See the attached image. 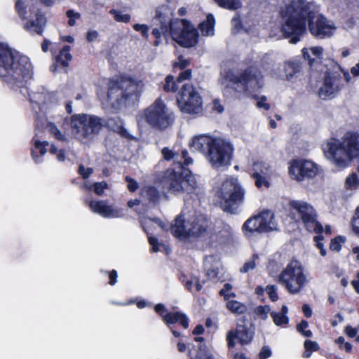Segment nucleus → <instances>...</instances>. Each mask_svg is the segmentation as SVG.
<instances>
[{
  "label": "nucleus",
  "instance_id": "774afa93",
  "mask_svg": "<svg viewBox=\"0 0 359 359\" xmlns=\"http://www.w3.org/2000/svg\"><path fill=\"white\" fill-rule=\"evenodd\" d=\"M345 332L349 337L353 338L356 336L358 331L355 328H353L351 326H346Z\"/></svg>",
  "mask_w": 359,
  "mask_h": 359
},
{
  "label": "nucleus",
  "instance_id": "412c9836",
  "mask_svg": "<svg viewBox=\"0 0 359 359\" xmlns=\"http://www.w3.org/2000/svg\"><path fill=\"white\" fill-rule=\"evenodd\" d=\"M161 154L165 160L173 162V168L171 169L182 168L193 163V159L189 156V153L186 149H176L175 147L170 149L164 147L161 150Z\"/></svg>",
  "mask_w": 359,
  "mask_h": 359
},
{
  "label": "nucleus",
  "instance_id": "0eeeda50",
  "mask_svg": "<svg viewBox=\"0 0 359 359\" xmlns=\"http://www.w3.org/2000/svg\"><path fill=\"white\" fill-rule=\"evenodd\" d=\"M143 88L140 80L126 77L111 80L108 84V102L113 107H119L137 99Z\"/></svg>",
  "mask_w": 359,
  "mask_h": 359
},
{
  "label": "nucleus",
  "instance_id": "f3484780",
  "mask_svg": "<svg viewBox=\"0 0 359 359\" xmlns=\"http://www.w3.org/2000/svg\"><path fill=\"white\" fill-rule=\"evenodd\" d=\"M288 170L292 180L302 182L316 177L318 172V166L309 160L296 159L290 161Z\"/></svg>",
  "mask_w": 359,
  "mask_h": 359
},
{
  "label": "nucleus",
  "instance_id": "b1692460",
  "mask_svg": "<svg viewBox=\"0 0 359 359\" xmlns=\"http://www.w3.org/2000/svg\"><path fill=\"white\" fill-rule=\"evenodd\" d=\"M253 337V332L244 325H238L236 331H229L226 339L229 347L235 346L234 339H237L242 345L249 344Z\"/></svg>",
  "mask_w": 359,
  "mask_h": 359
},
{
  "label": "nucleus",
  "instance_id": "a211bd4d",
  "mask_svg": "<svg viewBox=\"0 0 359 359\" xmlns=\"http://www.w3.org/2000/svg\"><path fill=\"white\" fill-rule=\"evenodd\" d=\"M172 12L167 5L158 6L154 18V25L156 26L152 30V34L156 38H159L162 35L170 33V24Z\"/></svg>",
  "mask_w": 359,
  "mask_h": 359
},
{
  "label": "nucleus",
  "instance_id": "4d7b16f0",
  "mask_svg": "<svg viewBox=\"0 0 359 359\" xmlns=\"http://www.w3.org/2000/svg\"><path fill=\"white\" fill-rule=\"evenodd\" d=\"M79 172L83 178L87 179L93 172V169L91 168H85L84 165H80Z\"/></svg>",
  "mask_w": 359,
  "mask_h": 359
},
{
  "label": "nucleus",
  "instance_id": "e433bc0d",
  "mask_svg": "<svg viewBox=\"0 0 359 359\" xmlns=\"http://www.w3.org/2000/svg\"><path fill=\"white\" fill-rule=\"evenodd\" d=\"M104 122L106 123V126L109 128L111 130L120 133L121 135H124L125 129L123 128V121L118 118H104Z\"/></svg>",
  "mask_w": 359,
  "mask_h": 359
},
{
  "label": "nucleus",
  "instance_id": "58836bf2",
  "mask_svg": "<svg viewBox=\"0 0 359 359\" xmlns=\"http://www.w3.org/2000/svg\"><path fill=\"white\" fill-rule=\"evenodd\" d=\"M220 7L234 11L242 6L241 0H214Z\"/></svg>",
  "mask_w": 359,
  "mask_h": 359
},
{
  "label": "nucleus",
  "instance_id": "f704fd0d",
  "mask_svg": "<svg viewBox=\"0 0 359 359\" xmlns=\"http://www.w3.org/2000/svg\"><path fill=\"white\" fill-rule=\"evenodd\" d=\"M288 313V308L286 306H283L280 311L271 312V316L273 318L274 324L277 326L286 325L288 323L289 318L287 316Z\"/></svg>",
  "mask_w": 359,
  "mask_h": 359
},
{
  "label": "nucleus",
  "instance_id": "0e129e2a",
  "mask_svg": "<svg viewBox=\"0 0 359 359\" xmlns=\"http://www.w3.org/2000/svg\"><path fill=\"white\" fill-rule=\"evenodd\" d=\"M344 241L341 237H337L333 239L330 244V248L333 250L339 251L341 249L339 243Z\"/></svg>",
  "mask_w": 359,
  "mask_h": 359
},
{
  "label": "nucleus",
  "instance_id": "72a5a7b5",
  "mask_svg": "<svg viewBox=\"0 0 359 359\" xmlns=\"http://www.w3.org/2000/svg\"><path fill=\"white\" fill-rule=\"evenodd\" d=\"M215 20L213 15L208 14L206 17V20L199 25V29L203 35L212 36L215 32Z\"/></svg>",
  "mask_w": 359,
  "mask_h": 359
},
{
  "label": "nucleus",
  "instance_id": "052dcab7",
  "mask_svg": "<svg viewBox=\"0 0 359 359\" xmlns=\"http://www.w3.org/2000/svg\"><path fill=\"white\" fill-rule=\"evenodd\" d=\"M189 60L184 58L182 56H180L178 57L177 62L174 63V67H178L180 69H182L185 68L187 65H189Z\"/></svg>",
  "mask_w": 359,
  "mask_h": 359
},
{
  "label": "nucleus",
  "instance_id": "6ab92c4d",
  "mask_svg": "<svg viewBox=\"0 0 359 359\" xmlns=\"http://www.w3.org/2000/svg\"><path fill=\"white\" fill-rule=\"evenodd\" d=\"M343 86L344 84L339 74L326 73L323 83L318 91L319 97L323 100L331 98L337 95Z\"/></svg>",
  "mask_w": 359,
  "mask_h": 359
},
{
  "label": "nucleus",
  "instance_id": "6e6552de",
  "mask_svg": "<svg viewBox=\"0 0 359 359\" xmlns=\"http://www.w3.org/2000/svg\"><path fill=\"white\" fill-rule=\"evenodd\" d=\"M166 184L170 191L175 194H197L198 187L195 177L189 169H169L167 172Z\"/></svg>",
  "mask_w": 359,
  "mask_h": 359
},
{
  "label": "nucleus",
  "instance_id": "f257e3e1",
  "mask_svg": "<svg viewBox=\"0 0 359 359\" xmlns=\"http://www.w3.org/2000/svg\"><path fill=\"white\" fill-rule=\"evenodd\" d=\"M317 10L312 3L304 0L292 1L280 11L283 24L282 32L286 38H290V43H297L306 31V22L309 31L318 39L333 36L337 29L334 23L323 15L316 18Z\"/></svg>",
  "mask_w": 359,
  "mask_h": 359
},
{
  "label": "nucleus",
  "instance_id": "2f4dec72",
  "mask_svg": "<svg viewBox=\"0 0 359 359\" xmlns=\"http://www.w3.org/2000/svg\"><path fill=\"white\" fill-rule=\"evenodd\" d=\"M167 325L179 323L184 328L189 327L188 318L181 312H170L163 316V320Z\"/></svg>",
  "mask_w": 359,
  "mask_h": 359
},
{
  "label": "nucleus",
  "instance_id": "37998d69",
  "mask_svg": "<svg viewBox=\"0 0 359 359\" xmlns=\"http://www.w3.org/2000/svg\"><path fill=\"white\" fill-rule=\"evenodd\" d=\"M345 186L348 189H356L359 187V179L355 173L349 175L345 182Z\"/></svg>",
  "mask_w": 359,
  "mask_h": 359
},
{
  "label": "nucleus",
  "instance_id": "49530a36",
  "mask_svg": "<svg viewBox=\"0 0 359 359\" xmlns=\"http://www.w3.org/2000/svg\"><path fill=\"white\" fill-rule=\"evenodd\" d=\"M254 311L257 316L265 320L268 318V314L271 312V308L268 305L258 306L255 309Z\"/></svg>",
  "mask_w": 359,
  "mask_h": 359
},
{
  "label": "nucleus",
  "instance_id": "ddd939ff",
  "mask_svg": "<svg viewBox=\"0 0 359 359\" xmlns=\"http://www.w3.org/2000/svg\"><path fill=\"white\" fill-rule=\"evenodd\" d=\"M242 229L245 236H251L255 233H262L277 230V224L273 212L264 210L246 220Z\"/></svg>",
  "mask_w": 359,
  "mask_h": 359
},
{
  "label": "nucleus",
  "instance_id": "79ce46f5",
  "mask_svg": "<svg viewBox=\"0 0 359 359\" xmlns=\"http://www.w3.org/2000/svg\"><path fill=\"white\" fill-rule=\"evenodd\" d=\"M83 187L89 190L93 189V191L96 194L101 196L103 194L105 189H109V185L106 182L102 181L101 182H95L92 186L85 183V184H83Z\"/></svg>",
  "mask_w": 359,
  "mask_h": 359
},
{
  "label": "nucleus",
  "instance_id": "dca6fc26",
  "mask_svg": "<svg viewBox=\"0 0 359 359\" xmlns=\"http://www.w3.org/2000/svg\"><path fill=\"white\" fill-rule=\"evenodd\" d=\"M290 205L301 217L308 231H323L322 225L316 221V212L313 206L302 201H292Z\"/></svg>",
  "mask_w": 359,
  "mask_h": 359
},
{
  "label": "nucleus",
  "instance_id": "de8ad7c7",
  "mask_svg": "<svg viewBox=\"0 0 359 359\" xmlns=\"http://www.w3.org/2000/svg\"><path fill=\"white\" fill-rule=\"evenodd\" d=\"M259 257L257 255H254L251 260L245 262L243 266L240 269L242 273H247L250 270H252L257 265V260Z\"/></svg>",
  "mask_w": 359,
  "mask_h": 359
},
{
  "label": "nucleus",
  "instance_id": "6e6d98bb",
  "mask_svg": "<svg viewBox=\"0 0 359 359\" xmlns=\"http://www.w3.org/2000/svg\"><path fill=\"white\" fill-rule=\"evenodd\" d=\"M133 29L137 32H140L143 36H148L149 27L143 24H135Z\"/></svg>",
  "mask_w": 359,
  "mask_h": 359
},
{
  "label": "nucleus",
  "instance_id": "603ef678",
  "mask_svg": "<svg viewBox=\"0 0 359 359\" xmlns=\"http://www.w3.org/2000/svg\"><path fill=\"white\" fill-rule=\"evenodd\" d=\"M352 228L353 231L359 235V206L355 211V215L352 220Z\"/></svg>",
  "mask_w": 359,
  "mask_h": 359
},
{
  "label": "nucleus",
  "instance_id": "c03bdc74",
  "mask_svg": "<svg viewBox=\"0 0 359 359\" xmlns=\"http://www.w3.org/2000/svg\"><path fill=\"white\" fill-rule=\"evenodd\" d=\"M109 13L114 16L116 22L127 23L130 20V15L129 14L122 13V12L118 10L111 9L109 11Z\"/></svg>",
  "mask_w": 359,
  "mask_h": 359
},
{
  "label": "nucleus",
  "instance_id": "bf43d9fd",
  "mask_svg": "<svg viewBox=\"0 0 359 359\" xmlns=\"http://www.w3.org/2000/svg\"><path fill=\"white\" fill-rule=\"evenodd\" d=\"M271 355V351L268 346H263L259 353V359H267Z\"/></svg>",
  "mask_w": 359,
  "mask_h": 359
},
{
  "label": "nucleus",
  "instance_id": "c85d7f7f",
  "mask_svg": "<svg viewBox=\"0 0 359 359\" xmlns=\"http://www.w3.org/2000/svg\"><path fill=\"white\" fill-rule=\"evenodd\" d=\"M303 69L302 62L298 60L286 61L284 63V71L286 79L294 82L302 75Z\"/></svg>",
  "mask_w": 359,
  "mask_h": 359
},
{
  "label": "nucleus",
  "instance_id": "423d86ee",
  "mask_svg": "<svg viewBox=\"0 0 359 359\" xmlns=\"http://www.w3.org/2000/svg\"><path fill=\"white\" fill-rule=\"evenodd\" d=\"M224 93L231 95L233 92L252 93L260 89L264 84L260 72L255 68L247 69L239 76L228 72L219 80Z\"/></svg>",
  "mask_w": 359,
  "mask_h": 359
},
{
  "label": "nucleus",
  "instance_id": "39448f33",
  "mask_svg": "<svg viewBox=\"0 0 359 359\" xmlns=\"http://www.w3.org/2000/svg\"><path fill=\"white\" fill-rule=\"evenodd\" d=\"M65 121L70 126L73 137L83 144L94 141L106 126L104 118L92 114H76Z\"/></svg>",
  "mask_w": 359,
  "mask_h": 359
},
{
  "label": "nucleus",
  "instance_id": "aec40b11",
  "mask_svg": "<svg viewBox=\"0 0 359 359\" xmlns=\"http://www.w3.org/2000/svg\"><path fill=\"white\" fill-rule=\"evenodd\" d=\"M252 170V177L255 180L256 187L269 188L271 185L269 180L273 175L270 165L266 162L256 161L253 163Z\"/></svg>",
  "mask_w": 359,
  "mask_h": 359
},
{
  "label": "nucleus",
  "instance_id": "473e14b6",
  "mask_svg": "<svg viewBox=\"0 0 359 359\" xmlns=\"http://www.w3.org/2000/svg\"><path fill=\"white\" fill-rule=\"evenodd\" d=\"M48 144V142H40L36 140L34 141V146L32 150V158L35 163H39L41 162V156H43L47 150L46 147Z\"/></svg>",
  "mask_w": 359,
  "mask_h": 359
},
{
  "label": "nucleus",
  "instance_id": "a19ab883",
  "mask_svg": "<svg viewBox=\"0 0 359 359\" xmlns=\"http://www.w3.org/2000/svg\"><path fill=\"white\" fill-rule=\"evenodd\" d=\"M179 83L177 80H175L172 76L168 75L165 79V83L163 84V88L165 92L175 93L178 89Z\"/></svg>",
  "mask_w": 359,
  "mask_h": 359
},
{
  "label": "nucleus",
  "instance_id": "cd10ccee",
  "mask_svg": "<svg viewBox=\"0 0 359 359\" xmlns=\"http://www.w3.org/2000/svg\"><path fill=\"white\" fill-rule=\"evenodd\" d=\"M215 138L206 135H200L194 137L189 143L190 148L194 151H199L205 154L209 151L210 146L215 142Z\"/></svg>",
  "mask_w": 359,
  "mask_h": 359
},
{
  "label": "nucleus",
  "instance_id": "20e7f679",
  "mask_svg": "<svg viewBox=\"0 0 359 359\" xmlns=\"http://www.w3.org/2000/svg\"><path fill=\"white\" fill-rule=\"evenodd\" d=\"M210 222L202 214L192 210H182L170 226L172 234L181 241L201 237L208 233Z\"/></svg>",
  "mask_w": 359,
  "mask_h": 359
},
{
  "label": "nucleus",
  "instance_id": "393cba45",
  "mask_svg": "<svg viewBox=\"0 0 359 359\" xmlns=\"http://www.w3.org/2000/svg\"><path fill=\"white\" fill-rule=\"evenodd\" d=\"M15 10L22 19H29L40 13L36 0H17Z\"/></svg>",
  "mask_w": 359,
  "mask_h": 359
},
{
  "label": "nucleus",
  "instance_id": "4be33fe9",
  "mask_svg": "<svg viewBox=\"0 0 359 359\" xmlns=\"http://www.w3.org/2000/svg\"><path fill=\"white\" fill-rule=\"evenodd\" d=\"M90 210L104 218H118L123 215V210L114 205H109L107 200L90 201Z\"/></svg>",
  "mask_w": 359,
  "mask_h": 359
},
{
  "label": "nucleus",
  "instance_id": "a878e982",
  "mask_svg": "<svg viewBox=\"0 0 359 359\" xmlns=\"http://www.w3.org/2000/svg\"><path fill=\"white\" fill-rule=\"evenodd\" d=\"M153 223L156 224L162 229H164V230L166 229V226L165 225V224L163 222H161L158 218H155L153 219H146L142 223V226H143L145 232L148 235L149 243L150 245L151 246L152 251L154 252H157L163 250V249H165V245L161 243H159L156 238L151 236V233H149V228L152 225Z\"/></svg>",
  "mask_w": 359,
  "mask_h": 359
},
{
  "label": "nucleus",
  "instance_id": "2eb2a0df",
  "mask_svg": "<svg viewBox=\"0 0 359 359\" xmlns=\"http://www.w3.org/2000/svg\"><path fill=\"white\" fill-rule=\"evenodd\" d=\"M177 101L179 108L182 112L198 114L202 111V99L191 84L182 85Z\"/></svg>",
  "mask_w": 359,
  "mask_h": 359
},
{
  "label": "nucleus",
  "instance_id": "7c9ffc66",
  "mask_svg": "<svg viewBox=\"0 0 359 359\" xmlns=\"http://www.w3.org/2000/svg\"><path fill=\"white\" fill-rule=\"evenodd\" d=\"M323 52L324 49L321 46L304 48L302 50L304 58L309 62L310 66H312L315 60H321L323 58Z\"/></svg>",
  "mask_w": 359,
  "mask_h": 359
},
{
  "label": "nucleus",
  "instance_id": "c756f323",
  "mask_svg": "<svg viewBox=\"0 0 359 359\" xmlns=\"http://www.w3.org/2000/svg\"><path fill=\"white\" fill-rule=\"evenodd\" d=\"M36 127H44L50 135L62 142H68V138L66 135L62 133L53 123L48 122L46 120L38 118L36 121Z\"/></svg>",
  "mask_w": 359,
  "mask_h": 359
},
{
  "label": "nucleus",
  "instance_id": "bb28decb",
  "mask_svg": "<svg viewBox=\"0 0 359 359\" xmlns=\"http://www.w3.org/2000/svg\"><path fill=\"white\" fill-rule=\"evenodd\" d=\"M24 24V29L31 34L41 35L46 24V19L41 13H38Z\"/></svg>",
  "mask_w": 359,
  "mask_h": 359
},
{
  "label": "nucleus",
  "instance_id": "13d9d810",
  "mask_svg": "<svg viewBox=\"0 0 359 359\" xmlns=\"http://www.w3.org/2000/svg\"><path fill=\"white\" fill-rule=\"evenodd\" d=\"M305 349L311 351H316L319 349V346L317 342L311 340H306L304 344Z\"/></svg>",
  "mask_w": 359,
  "mask_h": 359
},
{
  "label": "nucleus",
  "instance_id": "f8f14e48",
  "mask_svg": "<svg viewBox=\"0 0 359 359\" xmlns=\"http://www.w3.org/2000/svg\"><path fill=\"white\" fill-rule=\"evenodd\" d=\"M172 39L182 46H194L198 40V34L195 27L186 20L176 19L170 24Z\"/></svg>",
  "mask_w": 359,
  "mask_h": 359
},
{
  "label": "nucleus",
  "instance_id": "69168bd1",
  "mask_svg": "<svg viewBox=\"0 0 359 359\" xmlns=\"http://www.w3.org/2000/svg\"><path fill=\"white\" fill-rule=\"evenodd\" d=\"M233 32L238 31L241 28V21L240 16L235 15L231 20Z\"/></svg>",
  "mask_w": 359,
  "mask_h": 359
},
{
  "label": "nucleus",
  "instance_id": "4c0bfd02",
  "mask_svg": "<svg viewBox=\"0 0 359 359\" xmlns=\"http://www.w3.org/2000/svg\"><path fill=\"white\" fill-rule=\"evenodd\" d=\"M70 49L69 46H65L57 56L56 62L60 63L64 67H67L69 61L72 60V55L69 53Z\"/></svg>",
  "mask_w": 359,
  "mask_h": 359
},
{
  "label": "nucleus",
  "instance_id": "5701e85b",
  "mask_svg": "<svg viewBox=\"0 0 359 359\" xmlns=\"http://www.w3.org/2000/svg\"><path fill=\"white\" fill-rule=\"evenodd\" d=\"M30 101L39 107V110L43 111L48 107L57 102L55 95L43 88L41 90L32 92L30 95Z\"/></svg>",
  "mask_w": 359,
  "mask_h": 359
},
{
  "label": "nucleus",
  "instance_id": "338daca9",
  "mask_svg": "<svg viewBox=\"0 0 359 359\" xmlns=\"http://www.w3.org/2000/svg\"><path fill=\"white\" fill-rule=\"evenodd\" d=\"M154 309H155L156 312L159 313V315L163 319V316H165V314L167 313H165L166 309H165V306L162 304H158L155 306Z\"/></svg>",
  "mask_w": 359,
  "mask_h": 359
},
{
  "label": "nucleus",
  "instance_id": "3c124183",
  "mask_svg": "<svg viewBox=\"0 0 359 359\" xmlns=\"http://www.w3.org/2000/svg\"><path fill=\"white\" fill-rule=\"evenodd\" d=\"M276 287L275 285H268L265 288V291L268 294L269 298L273 302H276L278 299V294L276 292Z\"/></svg>",
  "mask_w": 359,
  "mask_h": 359
},
{
  "label": "nucleus",
  "instance_id": "9b49d317",
  "mask_svg": "<svg viewBox=\"0 0 359 359\" xmlns=\"http://www.w3.org/2000/svg\"><path fill=\"white\" fill-rule=\"evenodd\" d=\"M279 282L291 294L299 293L308 283L306 276L300 262H290L279 276Z\"/></svg>",
  "mask_w": 359,
  "mask_h": 359
},
{
  "label": "nucleus",
  "instance_id": "7ed1b4c3",
  "mask_svg": "<svg viewBox=\"0 0 359 359\" xmlns=\"http://www.w3.org/2000/svg\"><path fill=\"white\" fill-rule=\"evenodd\" d=\"M325 157L339 168L347 167L352 159L359 156V134L346 132L342 140L328 139L323 144Z\"/></svg>",
  "mask_w": 359,
  "mask_h": 359
},
{
  "label": "nucleus",
  "instance_id": "5fc2aeb1",
  "mask_svg": "<svg viewBox=\"0 0 359 359\" xmlns=\"http://www.w3.org/2000/svg\"><path fill=\"white\" fill-rule=\"evenodd\" d=\"M126 181L128 183L127 187L130 191L134 192L138 189V183L134 179L129 176H126Z\"/></svg>",
  "mask_w": 359,
  "mask_h": 359
},
{
  "label": "nucleus",
  "instance_id": "680f3d73",
  "mask_svg": "<svg viewBox=\"0 0 359 359\" xmlns=\"http://www.w3.org/2000/svg\"><path fill=\"white\" fill-rule=\"evenodd\" d=\"M257 106L259 108H263L268 111L270 109V104L266 102V97L262 96L257 102Z\"/></svg>",
  "mask_w": 359,
  "mask_h": 359
},
{
  "label": "nucleus",
  "instance_id": "e2e57ef3",
  "mask_svg": "<svg viewBox=\"0 0 359 359\" xmlns=\"http://www.w3.org/2000/svg\"><path fill=\"white\" fill-rule=\"evenodd\" d=\"M191 71L190 69H187L180 74L177 80L179 83H181L183 81L189 79L191 78Z\"/></svg>",
  "mask_w": 359,
  "mask_h": 359
},
{
  "label": "nucleus",
  "instance_id": "f03ea898",
  "mask_svg": "<svg viewBox=\"0 0 359 359\" xmlns=\"http://www.w3.org/2000/svg\"><path fill=\"white\" fill-rule=\"evenodd\" d=\"M33 75V67L26 55L14 53L0 42V79L10 88H19Z\"/></svg>",
  "mask_w": 359,
  "mask_h": 359
},
{
  "label": "nucleus",
  "instance_id": "ea45409f",
  "mask_svg": "<svg viewBox=\"0 0 359 359\" xmlns=\"http://www.w3.org/2000/svg\"><path fill=\"white\" fill-rule=\"evenodd\" d=\"M226 307L232 313L236 314L244 313L247 311V307L245 304L236 300L229 301L226 303Z\"/></svg>",
  "mask_w": 359,
  "mask_h": 359
},
{
  "label": "nucleus",
  "instance_id": "1a4fd4ad",
  "mask_svg": "<svg viewBox=\"0 0 359 359\" xmlns=\"http://www.w3.org/2000/svg\"><path fill=\"white\" fill-rule=\"evenodd\" d=\"M142 120L145 121L151 127L165 129L172 124L174 114L161 98H157L142 111L139 122Z\"/></svg>",
  "mask_w": 359,
  "mask_h": 359
},
{
  "label": "nucleus",
  "instance_id": "09e8293b",
  "mask_svg": "<svg viewBox=\"0 0 359 359\" xmlns=\"http://www.w3.org/2000/svg\"><path fill=\"white\" fill-rule=\"evenodd\" d=\"M50 152L52 154H56L57 155V161L62 162L65 159V152L63 149L58 150L57 148L54 145L52 144L51 147L50 149Z\"/></svg>",
  "mask_w": 359,
  "mask_h": 359
},
{
  "label": "nucleus",
  "instance_id": "c9c22d12",
  "mask_svg": "<svg viewBox=\"0 0 359 359\" xmlns=\"http://www.w3.org/2000/svg\"><path fill=\"white\" fill-rule=\"evenodd\" d=\"M212 257L206 258L205 260V266L206 268V276L208 279L217 281L220 279V269L219 267V264L215 263L214 265L209 266L208 265L210 264Z\"/></svg>",
  "mask_w": 359,
  "mask_h": 359
},
{
  "label": "nucleus",
  "instance_id": "a18cd8bd",
  "mask_svg": "<svg viewBox=\"0 0 359 359\" xmlns=\"http://www.w3.org/2000/svg\"><path fill=\"white\" fill-rule=\"evenodd\" d=\"M196 359H214V357L205 345H201L198 347Z\"/></svg>",
  "mask_w": 359,
  "mask_h": 359
},
{
  "label": "nucleus",
  "instance_id": "8fccbe9b",
  "mask_svg": "<svg viewBox=\"0 0 359 359\" xmlns=\"http://www.w3.org/2000/svg\"><path fill=\"white\" fill-rule=\"evenodd\" d=\"M66 15L69 18L68 24L72 27L75 25V20L81 17L79 13L74 12L73 10H68Z\"/></svg>",
  "mask_w": 359,
  "mask_h": 359
},
{
  "label": "nucleus",
  "instance_id": "9d476101",
  "mask_svg": "<svg viewBox=\"0 0 359 359\" xmlns=\"http://www.w3.org/2000/svg\"><path fill=\"white\" fill-rule=\"evenodd\" d=\"M245 190L240 185L238 179L228 177L222 183L219 196L225 212L234 213L238 205L243 201Z\"/></svg>",
  "mask_w": 359,
  "mask_h": 359
},
{
  "label": "nucleus",
  "instance_id": "864d4df0",
  "mask_svg": "<svg viewBox=\"0 0 359 359\" xmlns=\"http://www.w3.org/2000/svg\"><path fill=\"white\" fill-rule=\"evenodd\" d=\"M147 195L149 199L153 202H155L158 200L159 197V194L157 189L154 187H150L147 189Z\"/></svg>",
  "mask_w": 359,
  "mask_h": 359
},
{
  "label": "nucleus",
  "instance_id": "4468645a",
  "mask_svg": "<svg viewBox=\"0 0 359 359\" xmlns=\"http://www.w3.org/2000/svg\"><path fill=\"white\" fill-rule=\"evenodd\" d=\"M233 151V146L229 142L215 138L205 156L212 167L218 168L229 163Z\"/></svg>",
  "mask_w": 359,
  "mask_h": 359
}]
</instances>
